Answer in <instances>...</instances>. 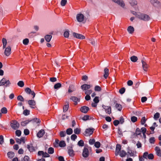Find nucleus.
<instances>
[{
	"label": "nucleus",
	"instance_id": "72a5a7b5",
	"mask_svg": "<svg viewBox=\"0 0 161 161\" xmlns=\"http://www.w3.org/2000/svg\"><path fill=\"white\" fill-rule=\"evenodd\" d=\"M61 87V84L60 83H58L55 84L54 86V87L55 89H58L60 88Z\"/></svg>",
	"mask_w": 161,
	"mask_h": 161
},
{
	"label": "nucleus",
	"instance_id": "9b49d317",
	"mask_svg": "<svg viewBox=\"0 0 161 161\" xmlns=\"http://www.w3.org/2000/svg\"><path fill=\"white\" fill-rule=\"evenodd\" d=\"M150 2L155 6H159L161 5V3L158 0H150Z\"/></svg>",
	"mask_w": 161,
	"mask_h": 161
},
{
	"label": "nucleus",
	"instance_id": "ddd939ff",
	"mask_svg": "<svg viewBox=\"0 0 161 161\" xmlns=\"http://www.w3.org/2000/svg\"><path fill=\"white\" fill-rule=\"evenodd\" d=\"M28 103L32 108H34V106H35L36 103L34 100H31L28 101Z\"/></svg>",
	"mask_w": 161,
	"mask_h": 161
},
{
	"label": "nucleus",
	"instance_id": "4d7b16f0",
	"mask_svg": "<svg viewBox=\"0 0 161 161\" xmlns=\"http://www.w3.org/2000/svg\"><path fill=\"white\" fill-rule=\"evenodd\" d=\"M21 131L19 130H17L15 131V134L18 136H21Z\"/></svg>",
	"mask_w": 161,
	"mask_h": 161
},
{
	"label": "nucleus",
	"instance_id": "5fc2aeb1",
	"mask_svg": "<svg viewBox=\"0 0 161 161\" xmlns=\"http://www.w3.org/2000/svg\"><path fill=\"white\" fill-rule=\"evenodd\" d=\"M4 143L3 137L2 135L0 136V144H3Z\"/></svg>",
	"mask_w": 161,
	"mask_h": 161
},
{
	"label": "nucleus",
	"instance_id": "0eeeda50",
	"mask_svg": "<svg viewBox=\"0 0 161 161\" xmlns=\"http://www.w3.org/2000/svg\"><path fill=\"white\" fill-rule=\"evenodd\" d=\"M11 53V48L10 46H8L5 48L4 54L7 56H8Z\"/></svg>",
	"mask_w": 161,
	"mask_h": 161
},
{
	"label": "nucleus",
	"instance_id": "79ce46f5",
	"mask_svg": "<svg viewBox=\"0 0 161 161\" xmlns=\"http://www.w3.org/2000/svg\"><path fill=\"white\" fill-rule=\"evenodd\" d=\"M25 91L27 94H30L32 91L30 88L27 87L25 89Z\"/></svg>",
	"mask_w": 161,
	"mask_h": 161
},
{
	"label": "nucleus",
	"instance_id": "0e129e2a",
	"mask_svg": "<svg viewBox=\"0 0 161 161\" xmlns=\"http://www.w3.org/2000/svg\"><path fill=\"white\" fill-rule=\"evenodd\" d=\"M30 121H33V122H35L36 123H39L40 122V120L37 118H35L33 119L32 120H30Z\"/></svg>",
	"mask_w": 161,
	"mask_h": 161
},
{
	"label": "nucleus",
	"instance_id": "aec40b11",
	"mask_svg": "<svg viewBox=\"0 0 161 161\" xmlns=\"http://www.w3.org/2000/svg\"><path fill=\"white\" fill-rule=\"evenodd\" d=\"M45 133V131L43 130H41L37 133V136L38 137L41 138L42 137Z\"/></svg>",
	"mask_w": 161,
	"mask_h": 161
},
{
	"label": "nucleus",
	"instance_id": "a878e982",
	"mask_svg": "<svg viewBox=\"0 0 161 161\" xmlns=\"http://www.w3.org/2000/svg\"><path fill=\"white\" fill-rule=\"evenodd\" d=\"M2 41L3 44V49H4L6 48V46L7 41L6 39L3 38L2 40Z\"/></svg>",
	"mask_w": 161,
	"mask_h": 161
},
{
	"label": "nucleus",
	"instance_id": "603ef678",
	"mask_svg": "<svg viewBox=\"0 0 161 161\" xmlns=\"http://www.w3.org/2000/svg\"><path fill=\"white\" fill-rule=\"evenodd\" d=\"M30 111L27 109L24 110L23 111V114L25 115H28L30 114Z\"/></svg>",
	"mask_w": 161,
	"mask_h": 161
},
{
	"label": "nucleus",
	"instance_id": "b1692460",
	"mask_svg": "<svg viewBox=\"0 0 161 161\" xmlns=\"http://www.w3.org/2000/svg\"><path fill=\"white\" fill-rule=\"evenodd\" d=\"M52 38V36L51 35H47L45 36V39L46 41L47 42H50Z\"/></svg>",
	"mask_w": 161,
	"mask_h": 161
},
{
	"label": "nucleus",
	"instance_id": "20e7f679",
	"mask_svg": "<svg viewBox=\"0 0 161 161\" xmlns=\"http://www.w3.org/2000/svg\"><path fill=\"white\" fill-rule=\"evenodd\" d=\"M10 125L14 130H16L19 128V124L17 121L14 120L11 122Z\"/></svg>",
	"mask_w": 161,
	"mask_h": 161
},
{
	"label": "nucleus",
	"instance_id": "58836bf2",
	"mask_svg": "<svg viewBox=\"0 0 161 161\" xmlns=\"http://www.w3.org/2000/svg\"><path fill=\"white\" fill-rule=\"evenodd\" d=\"M59 145L60 147H64L66 146V144L64 141H61L59 143Z\"/></svg>",
	"mask_w": 161,
	"mask_h": 161
},
{
	"label": "nucleus",
	"instance_id": "052dcab7",
	"mask_svg": "<svg viewBox=\"0 0 161 161\" xmlns=\"http://www.w3.org/2000/svg\"><path fill=\"white\" fill-rule=\"evenodd\" d=\"M77 137V136L75 134H73L71 136V138L73 141H75Z\"/></svg>",
	"mask_w": 161,
	"mask_h": 161
},
{
	"label": "nucleus",
	"instance_id": "cd10ccee",
	"mask_svg": "<svg viewBox=\"0 0 161 161\" xmlns=\"http://www.w3.org/2000/svg\"><path fill=\"white\" fill-rule=\"evenodd\" d=\"M119 154V156L121 157H125L126 155V152L123 150H122L120 152Z\"/></svg>",
	"mask_w": 161,
	"mask_h": 161
},
{
	"label": "nucleus",
	"instance_id": "5701e85b",
	"mask_svg": "<svg viewBox=\"0 0 161 161\" xmlns=\"http://www.w3.org/2000/svg\"><path fill=\"white\" fill-rule=\"evenodd\" d=\"M134 31V28L133 27L131 26H129L127 28V31L130 34H132L133 33Z\"/></svg>",
	"mask_w": 161,
	"mask_h": 161
},
{
	"label": "nucleus",
	"instance_id": "c85d7f7f",
	"mask_svg": "<svg viewBox=\"0 0 161 161\" xmlns=\"http://www.w3.org/2000/svg\"><path fill=\"white\" fill-rule=\"evenodd\" d=\"M70 99L72 100L75 103V104L76 105L77 103V101H79L78 99L75 97V96H72L70 98Z\"/></svg>",
	"mask_w": 161,
	"mask_h": 161
},
{
	"label": "nucleus",
	"instance_id": "7ed1b4c3",
	"mask_svg": "<svg viewBox=\"0 0 161 161\" xmlns=\"http://www.w3.org/2000/svg\"><path fill=\"white\" fill-rule=\"evenodd\" d=\"M11 83L9 80H6L5 78H3L0 81V86H4L5 87L9 86Z\"/></svg>",
	"mask_w": 161,
	"mask_h": 161
},
{
	"label": "nucleus",
	"instance_id": "c03bdc74",
	"mask_svg": "<svg viewBox=\"0 0 161 161\" xmlns=\"http://www.w3.org/2000/svg\"><path fill=\"white\" fill-rule=\"evenodd\" d=\"M155 141V138L153 137L150 138L149 139V142L151 144H154Z\"/></svg>",
	"mask_w": 161,
	"mask_h": 161
},
{
	"label": "nucleus",
	"instance_id": "a211bd4d",
	"mask_svg": "<svg viewBox=\"0 0 161 161\" xmlns=\"http://www.w3.org/2000/svg\"><path fill=\"white\" fill-rule=\"evenodd\" d=\"M88 40L90 42V43L94 46H97V41L93 38L89 39Z\"/></svg>",
	"mask_w": 161,
	"mask_h": 161
},
{
	"label": "nucleus",
	"instance_id": "338daca9",
	"mask_svg": "<svg viewBox=\"0 0 161 161\" xmlns=\"http://www.w3.org/2000/svg\"><path fill=\"white\" fill-rule=\"evenodd\" d=\"M125 91V89L124 87H123L121 88L119 90V92L121 94H123Z\"/></svg>",
	"mask_w": 161,
	"mask_h": 161
},
{
	"label": "nucleus",
	"instance_id": "2eb2a0df",
	"mask_svg": "<svg viewBox=\"0 0 161 161\" xmlns=\"http://www.w3.org/2000/svg\"><path fill=\"white\" fill-rule=\"evenodd\" d=\"M89 110V108L86 106H84L81 107L80 108V111L82 113H86Z\"/></svg>",
	"mask_w": 161,
	"mask_h": 161
},
{
	"label": "nucleus",
	"instance_id": "e433bc0d",
	"mask_svg": "<svg viewBox=\"0 0 161 161\" xmlns=\"http://www.w3.org/2000/svg\"><path fill=\"white\" fill-rule=\"evenodd\" d=\"M69 30H67L65 31L64 34V37L66 38H68L69 36Z\"/></svg>",
	"mask_w": 161,
	"mask_h": 161
},
{
	"label": "nucleus",
	"instance_id": "4be33fe9",
	"mask_svg": "<svg viewBox=\"0 0 161 161\" xmlns=\"http://www.w3.org/2000/svg\"><path fill=\"white\" fill-rule=\"evenodd\" d=\"M27 148L30 152H33L35 150L34 147L31 145H27Z\"/></svg>",
	"mask_w": 161,
	"mask_h": 161
},
{
	"label": "nucleus",
	"instance_id": "8fccbe9b",
	"mask_svg": "<svg viewBox=\"0 0 161 161\" xmlns=\"http://www.w3.org/2000/svg\"><path fill=\"white\" fill-rule=\"evenodd\" d=\"M137 118L135 116H133L131 117V120L133 122H135L137 120Z\"/></svg>",
	"mask_w": 161,
	"mask_h": 161
},
{
	"label": "nucleus",
	"instance_id": "69168bd1",
	"mask_svg": "<svg viewBox=\"0 0 161 161\" xmlns=\"http://www.w3.org/2000/svg\"><path fill=\"white\" fill-rule=\"evenodd\" d=\"M141 131L143 133L144 136H146L145 133V132L147 130L144 127H142L141 129Z\"/></svg>",
	"mask_w": 161,
	"mask_h": 161
},
{
	"label": "nucleus",
	"instance_id": "ea45409f",
	"mask_svg": "<svg viewBox=\"0 0 161 161\" xmlns=\"http://www.w3.org/2000/svg\"><path fill=\"white\" fill-rule=\"evenodd\" d=\"M78 145L80 147H83L84 145V142L82 140L79 141L78 143Z\"/></svg>",
	"mask_w": 161,
	"mask_h": 161
},
{
	"label": "nucleus",
	"instance_id": "bb28decb",
	"mask_svg": "<svg viewBox=\"0 0 161 161\" xmlns=\"http://www.w3.org/2000/svg\"><path fill=\"white\" fill-rule=\"evenodd\" d=\"M7 155L9 158H12L14 156V153L12 152H9L7 153Z\"/></svg>",
	"mask_w": 161,
	"mask_h": 161
},
{
	"label": "nucleus",
	"instance_id": "c756f323",
	"mask_svg": "<svg viewBox=\"0 0 161 161\" xmlns=\"http://www.w3.org/2000/svg\"><path fill=\"white\" fill-rule=\"evenodd\" d=\"M1 112L2 114H6L7 113L8 110L6 107H3L1 109Z\"/></svg>",
	"mask_w": 161,
	"mask_h": 161
},
{
	"label": "nucleus",
	"instance_id": "6e6552de",
	"mask_svg": "<svg viewBox=\"0 0 161 161\" xmlns=\"http://www.w3.org/2000/svg\"><path fill=\"white\" fill-rule=\"evenodd\" d=\"M89 154V152L88 149L86 147H84L82 153V156L84 158H87Z\"/></svg>",
	"mask_w": 161,
	"mask_h": 161
},
{
	"label": "nucleus",
	"instance_id": "473e14b6",
	"mask_svg": "<svg viewBox=\"0 0 161 161\" xmlns=\"http://www.w3.org/2000/svg\"><path fill=\"white\" fill-rule=\"evenodd\" d=\"M73 133V130L71 128H69L66 130V133L68 135L71 134Z\"/></svg>",
	"mask_w": 161,
	"mask_h": 161
},
{
	"label": "nucleus",
	"instance_id": "e2e57ef3",
	"mask_svg": "<svg viewBox=\"0 0 161 161\" xmlns=\"http://www.w3.org/2000/svg\"><path fill=\"white\" fill-rule=\"evenodd\" d=\"M146 121V119L145 117H143L141 119V123L142 125H144Z\"/></svg>",
	"mask_w": 161,
	"mask_h": 161
},
{
	"label": "nucleus",
	"instance_id": "9d476101",
	"mask_svg": "<svg viewBox=\"0 0 161 161\" xmlns=\"http://www.w3.org/2000/svg\"><path fill=\"white\" fill-rule=\"evenodd\" d=\"M73 36L77 38L80 39H83L85 38V36L82 34L77 33L75 32L73 33Z\"/></svg>",
	"mask_w": 161,
	"mask_h": 161
},
{
	"label": "nucleus",
	"instance_id": "4c0bfd02",
	"mask_svg": "<svg viewBox=\"0 0 161 161\" xmlns=\"http://www.w3.org/2000/svg\"><path fill=\"white\" fill-rule=\"evenodd\" d=\"M160 117V114L159 113L157 112L154 115V119L155 120H157Z\"/></svg>",
	"mask_w": 161,
	"mask_h": 161
},
{
	"label": "nucleus",
	"instance_id": "680f3d73",
	"mask_svg": "<svg viewBox=\"0 0 161 161\" xmlns=\"http://www.w3.org/2000/svg\"><path fill=\"white\" fill-rule=\"evenodd\" d=\"M93 101L96 103H97L99 102V97H96L93 99Z\"/></svg>",
	"mask_w": 161,
	"mask_h": 161
},
{
	"label": "nucleus",
	"instance_id": "a19ab883",
	"mask_svg": "<svg viewBox=\"0 0 161 161\" xmlns=\"http://www.w3.org/2000/svg\"><path fill=\"white\" fill-rule=\"evenodd\" d=\"M54 149L52 147H50L48 149V153L49 154H52L54 153Z\"/></svg>",
	"mask_w": 161,
	"mask_h": 161
},
{
	"label": "nucleus",
	"instance_id": "37998d69",
	"mask_svg": "<svg viewBox=\"0 0 161 161\" xmlns=\"http://www.w3.org/2000/svg\"><path fill=\"white\" fill-rule=\"evenodd\" d=\"M66 134L65 131H61L60 132L59 135L61 137H64L65 136Z\"/></svg>",
	"mask_w": 161,
	"mask_h": 161
},
{
	"label": "nucleus",
	"instance_id": "423d86ee",
	"mask_svg": "<svg viewBox=\"0 0 161 161\" xmlns=\"http://www.w3.org/2000/svg\"><path fill=\"white\" fill-rule=\"evenodd\" d=\"M112 1L117 3L122 8H124L125 6V4L124 3L123 0H112Z\"/></svg>",
	"mask_w": 161,
	"mask_h": 161
},
{
	"label": "nucleus",
	"instance_id": "13d9d810",
	"mask_svg": "<svg viewBox=\"0 0 161 161\" xmlns=\"http://www.w3.org/2000/svg\"><path fill=\"white\" fill-rule=\"evenodd\" d=\"M66 0H62L61 2V5L62 6H64L67 3Z\"/></svg>",
	"mask_w": 161,
	"mask_h": 161
},
{
	"label": "nucleus",
	"instance_id": "de8ad7c7",
	"mask_svg": "<svg viewBox=\"0 0 161 161\" xmlns=\"http://www.w3.org/2000/svg\"><path fill=\"white\" fill-rule=\"evenodd\" d=\"M69 105L68 104H66L64 105V106L63 108V111L64 112H65L67 111L68 109Z\"/></svg>",
	"mask_w": 161,
	"mask_h": 161
},
{
	"label": "nucleus",
	"instance_id": "6ab92c4d",
	"mask_svg": "<svg viewBox=\"0 0 161 161\" xmlns=\"http://www.w3.org/2000/svg\"><path fill=\"white\" fill-rule=\"evenodd\" d=\"M155 150L156 152L157 155L160 157H161V151L159 147H156L155 148Z\"/></svg>",
	"mask_w": 161,
	"mask_h": 161
},
{
	"label": "nucleus",
	"instance_id": "f704fd0d",
	"mask_svg": "<svg viewBox=\"0 0 161 161\" xmlns=\"http://www.w3.org/2000/svg\"><path fill=\"white\" fill-rule=\"evenodd\" d=\"M31 121H30L29 120H26L24 121H23L21 122V125L22 126H25L27 124H28L29 122H30Z\"/></svg>",
	"mask_w": 161,
	"mask_h": 161
},
{
	"label": "nucleus",
	"instance_id": "3c124183",
	"mask_svg": "<svg viewBox=\"0 0 161 161\" xmlns=\"http://www.w3.org/2000/svg\"><path fill=\"white\" fill-rule=\"evenodd\" d=\"M94 146L96 148H99L100 146V143L99 142H97L95 143Z\"/></svg>",
	"mask_w": 161,
	"mask_h": 161
},
{
	"label": "nucleus",
	"instance_id": "f03ea898",
	"mask_svg": "<svg viewBox=\"0 0 161 161\" xmlns=\"http://www.w3.org/2000/svg\"><path fill=\"white\" fill-rule=\"evenodd\" d=\"M76 19L77 22L80 23H83L86 20V18L81 13H79L76 15Z\"/></svg>",
	"mask_w": 161,
	"mask_h": 161
},
{
	"label": "nucleus",
	"instance_id": "393cba45",
	"mask_svg": "<svg viewBox=\"0 0 161 161\" xmlns=\"http://www.w3.org/2000/svg\"><path fill=\"white\" fill-rule=\"evenodd\" d=\"M130 3L131 6H136L137 4V2L136 0H130Z\"/></svg>",
	"mask_w": 161,
	"mask_h": 161
},
{
	"label": "nucleus",
	"instance_id": "6e6d98bb",
	"mask_svg": "<svg viewBox=\"0 0 161 161\" xmlns=\"http://www.w3.org/2000/svg\"><path fill=\"white\" fill-rule=\"evenodd\" d=\"M141 131L140 129L137 128L136 130V135H138L141 134Z\"/></svg>",
	"mask_w": 161,
	"mask_h": 161
},
{
	"label": "nucleus",
	"instance_id": "09e8293b",
	"mask_svg": "<svg viewBox=\"0 0 161 161\" xmlns=\"http://www.w3.org/2000/svg\"><path fill=\"white\" fill-rule=\"evenodd\" d=\"M17 100L20 101L21 102L24 101V99L21 95L17 97Z\"/></svg>",
	"mask_w": 161,
	"mask_h": 161
},
{
	"label": "nucleus",
	"instance_id": "39448f33",
	"mask_svg": "<svg viewBox=\"0 0 161 161\" xmlns=\"http://www.w3.org/2000/svg\"><path fill=\"white\" fill-rule=\"evenodd\" d=\"M102 106L106 114H111V108L110 106H107L104 105H103Z\"/></svg>",
	"mask_w": 161,
	"mask_h": 161
},
{
	"label": "nucleus",
	"instance_id": "774afa93",
	"mask_svg": "<svg viewBox=\"0 0 161 161\" xmlns=\"http://www.w3.org/2000/svg\"><path fill=\"white\" fill-rule=\"evenodd\" d=\"M24 161H30L29 157L27 156H25L24 158Z\"/></svg>",
	"mask_w": 161,
	"mask_h": 161
},
{
	"label": "nucleus",
	"instance_id": "dca6fc26",
	"mask_svg": "<svg viewBox=\"0 0 161 161\" xmlns=\"http://www.w3.org/2000/svg\"><path fill=\"white\" fill-rule=\"evenodd\" d=\"M91 87V86L90 85L84 84L81 86V88L83 90H84L85 91L88 89H89Z\"/></svg>",
	"mask_w": 161,
	"mask_h": 161
},
{
	"label": "nucleus",
	"instance_id": "f3484780",
	"mask_svg": "<svg viewBox=\"0 0 161 161\" xmlns=\"http://www.w3.org/2000/svg\"><path fill=\"white\" fill-rule=\"evenodd\" d=\"M121 150V145L120 144H117L116 145V148L115 150V155H118Z\"/></svg>",
	"mask_w": 161,
	"mask_h": 161
},
{
	"label": "nucleus",
	"instance_id": "4468645a",
	"mask_svg": "<svg viewBox=\"0 0 161 161\" xmlns=\"http://www.w3.org/2000/svg\"><path fill=\"white\" fill-rule=\"evenodd\" d=\"M142 66L143 69L144 71H147L148 65L145 62L142 60Z\"/></svg>",
	"mask_w": 161,
	"mask_h": 161
},
{
	"label": "nucleus",
	"instance_id": "f257e3e1",
	"mask_svg": "<svg viewBox=\"0 0 161 161\" xmlns=\"http://www.w3.org/2000/svg\"><path fill=\"white\" fill-rule=\"evenodd\" d=\"M137 18L144 21H148L150 19V17L148 15L140 13L137 15Z\"/></svg>",
	"mask_w": 161,
	"mask_h": 161
},
{
	"label": "nucleus",
	"instance_id": "bf43d9fd",
	"mask_svg": "<svg viewBox=\"0 0 161 161\" xmlns=\"http://www.w3.org/2000/svg\"><path fill=\"white\" fill-rule=\"evenodd\" d=\"M80 130L78 128H76L74 130V132L75 134H78L80 133Z\"/></svg>",
	"mask_w": 161,
	"mask_h": 161
},
{
	"label": "nucleus",
	"instance_id": "a18cd8bd",
	"mask_svg": "<svg viewBox=\"0 0 161 161\" xmlns=\"http://www.w3.org/2000/svg\"><path fill=\"white\" fill-rule=\"evenodd\" d=\"M94 89L96 91L100 92L101 90V88L99 86H96L95 87Z\"/></svg>",
	"mask_w": 161,
	"mask_h": 161
},
{
	"label": "nucleus",
	"instance_id": "412c9836",
	"mask_svg": "<svg viewBox=\"0 0 161 161\" xmlns=\"http://www.w3.org/2000/svg\"><path fill=\"white\" fill-rule=\"evenodd\" d=\"M104 77L105 79H106L108 76L109 74V69L106 68L104 69Z\"/></svg>",
	"mask_w": 161,
	"mask_h": 161
},
{
	"label": "nucleus",
	"instance_id": "864d4df0",
	"mask_svg": "<svg viewBox=\"0 0 161 161\" xmlns=\"http://www.w3.org/2000/svg\"><path fill=\"white\" fill-rule=\"evenodd\" d=\"M92 92V91L91 90H87L85 92V93L86 95H89Z\"/></svg>",
	"mask_w": 161,
	"mask_h": 161
},
{
	"label": "nucleus",
	"instance_id": "7c9ffc66",
	"mask_svg": "<svg viewBox=\"0 0 161 161\" xmlns=\"http://www.w3.org/2000/svg\"><path fill=\"white\" fill-rule=\"evenodd\" d=\"M130 59L131 61L135 62L137 60L138 58L136 56H133L130 57Z\"/></svg>",
	"mask_w": 161,
	"mask_h": 161
},
{
	"label": "nucleus",
	"instance_id": "c9c22d12",
	"mask_svg": "<svg viewBox=\"0 0 161 161\" xmlns=\"http://www.w3.org/2000/svg\"><path fill=\"white\" fill-rule=\"evenodd\" d=\"M17 85L21 87H22L24 85V83L23 81H19L17 83Z\"/></svg>",
	"mask_w": 161,
	"mask_h": 161
},
{
	"label": "nucleus",
	"instance_id": "f8f14e48",
	"mask_svg": "<svg viewBox=\"0 0 161 161\" xmlns=\"http://www.w3.org/2000/svg\"><path fill=\"white\" fill-rule=\"evenodd\" d=\"M68 153L70 156L73 157L74 155V151L71 147L69 146L68 147Z\"/></svg>",
	"mask_w": 161,
	"mask_h": 161
},
{
	"label": "nucleus",
	"instance_id": "1a4fd4ad",
	"mask_svg": "<svg viewBox=\"0 0 161 161\" xmlns=\"http://www.w3.org/2000/svg\"><path fill=\"white\" fill-rule=\"evenodd\" d=\"M93 129L88 128L85 131V135L86 136H90L92 135L93 132Z\"/></svg>",
	"mask_w": 161,
	"mask_h": 161
},
{
	"label": "nucleus",
	"instance_id": "49530a36",
	"mask_svg": "<svg viewBox=\"0 0 161 161\" xmlns=\"http://www.w3.org/2000/svg\"><path fill=\"white\" fill-rule=\"evenodd\" d=\"M29 39L27 38L24 39L23 41V44L25 45H27L29 43Z\"/></svg>",
	"mask_w": 161,
	"mask_h": 161
},
{
	"label": "nucleus",
	"instance_id": "2f4dec72",
	"mask_svg": "<svg viewBox=\"0 0 161 161\" xmlns=\"http://www.w3.org/2000/svg\"><path fill=\"white\" fill-rule=\"evenodd\" d=\"M115 107L119 111H120L122 109L121 105L118 103L116 104Z\"/></svg>",
	"mask_w": 161,
	"mask_h": 161
}]
</instances>
